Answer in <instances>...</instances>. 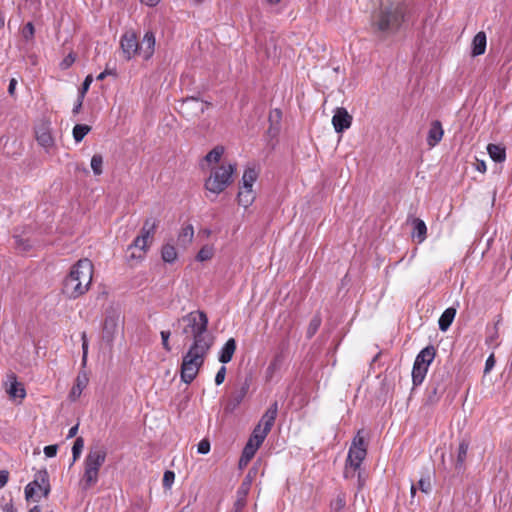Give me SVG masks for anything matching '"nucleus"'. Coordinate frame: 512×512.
<instances>
[{
	"mask_svg": "<svg viewBox=\"0 0 512 512\" xmlns=\"http://www.w3.org/2000/svg\"><path fill=\"white\" fill-rule=\"evenodd\" d=\"M208 316L204 311L195 310L178 320L182 333L191 338L190 346L212 348L214 336L208 331Z\"/></svg>",
	"mask_w": 512,
	"mask_h": 512,
	"instance_id": "obj_1",
	"label": "nucleus"
},
{
	"mask_svg": "<svg viewBox=\"0 0 512 512\" xmlns=\"http://www.w3.org/2000/svg\"><path fill=\"white\" fill-rule=\"evenodd\" d=\"M94 267L92 262L83 258L78 260L63 280L62 292L68 298L76 299L84 295L90 288Z\"/></svg>",
	"mask_w": 512,
	"mask_h": 512,
	"instance_id": "obj_2",
	"label": "nucleus"
},
{
	"mask_svg": "<svg viewBox=\"0 0 512 512\" xmlns=\"http://www.w3.org/2000/svg\"><path fill=\"white\" fill-rule=\"evenodd\" d=\"M106 458L107 450L105 447L95 445L89 448L83 461V474L79 482L83 490H88L98 483L100 469Z\"/></svg>",
	"mask_w": 512,
	"mask_h": 512,
	"instance_id": "obj_3",
	"label": "nucleus"
},
{
	"mask_svg": "<svg viewBox=\"0 0 512 512\" xmlns=\"http://www.w3.org/2000/svg\"><path fill=\"white\" fill-rule=\"evenodd\" d=\"M403 21V8L399 5L382 7L373 16V28L383 35L396 32Z\"/></svg>",
	"mask_w": 512,
	"mask_h": 512,
	"instance_id": "obj_4",
	"label": "nucleus"
},
{
	"mask_svg": "<svg viewBox=\"0 0 512 512\" xmlns=\"http://www.w3.org/2000/svg\"><path fill=\"white\" fill-rule=\"evenodd\" d=\"M211 348L189 346L188 351L183 355L180 377L181 380L190 384L198 375Z\"/></svg>",
	"mask_w": 512,
	"mask_h": 512,
	"instance_id": "obj_5",
	"label": "nucleus"
},
{
	"mask_svg": "<svg viewBox=\"0 0 512 512\" xmlns=\"http://www.w3.org/2000/svg\"><path fill=\"white\" fill-rule=\"evenodd\" d=\"M236 164L223 162L210 168L209 177L205 181V189L213 194H220L233 183Z\"/></svg>",
	"mask_w": 512,
	"mask_h": 512,
	"instance_id": "obj_6",
	"label": "nucleus"
},
{
	"mask_svg": "<svg viewBox=\"0 0 512 512\" xmlns=\"http://www.w3.org/2000/svg\"><path fill=\"white\" fill-rule=\"evenodd\" d=\"M157 227L156 220L147 219L140 231V234L134 239L132 244L129 246L130 250H137L138 252L133 251L130 255L131 259L142 260L147 253L155 231Z\"/></svg>",
	"mask_w": 512,
	"mask_h": 512,
	"instance_id": "obj_7",
	"label": "nucleus"
},
{
	"mask_svg": "<svg viewBox=\"0 0 512 512\" xmlns=\"http://www.w3.org/2000/svg\"><path fill=\"white\" fill-rule=\"evenodd\" d=\"M50 493L49 476L46 470L38 471L33 481L25 487V499L27 501L39 502Z\"/></svg>",
	"mask_w": 512,
	"mask_h": 512,
	"instance_id": "obj_8",
	"label": "nucleus"
},
{
	"mask_svg": "<svg viewBox=\"0 0 512 512\" xmlns=\"http://www.w3.org/2000/svg\"><path fill=\"white\" fill-rule=\"evenodd\" d=\"M277 412L278 405L275 402L264 413L259 424L254 428L248 442L254 443L259 447L261 446L275 422Z\"/></svg>",
	"mask_w": 512,
	"mask_h": 512,
	"instance_id": "obj_9",
	"label": "nucleus"
},
{
	"mask_svg": "<svg viewBox=\"0 0 512 512\" xmlns=\"http://www.w3.org/2000/svg\"><path fill=\"white\" fill-rule=\"evenodd\" d=\"M434 358L435 349L433 346L425 347L416 356L412 369V380L415 386L422 384Z\"/></svg>",
	"mask_w": 512,
	"mask_h": 512,
	"instance_id": "obj_10",
	"label": "nucleus"
},
{
	"mask_svg": "<svg viewBox=\"0 0 512 512\" xmlns=\"http://www.w3.org/2000/svg\"><path fill=\"white\" fill-rule=\"evenodd\" d=\"M361 433V431H358L356 436L353 438L346 460V468H352L354 471L361 466L367 455L364 437Z\"/></svg>",
	"mask_w": 512,
	"mask_h": 512,
	"instance_id": "obj_11",
	"label": "nucleus"
},
{
	"mask_svg": "<svg viewBox=\"0 0 512 512\" xmlns=\"http://www.w3.org/2000/svg\"><path fill=\"white\" fill-rule=\"evenodd\" d=\"M122 320L119 313H108L105 316L103 329H102V340L111 346L116 337L122 332Z\"/></svg>",
	"mask_w": 512,
	"mask_h": 512,
	"instance_id": "obj_12",
	"label": "nucleus"
},
{
	"mask_svg": "<svg viewBox=\"0 0 512 512\" xmlns=\"http://www.w3.org/2000/svg\"><path fill=\"white\" fill-rule=\"evenodd\" d=\"M120 45L125 59L130 60L138 55L139 42L134 32L129 31L123 34Z\"/></svg>",
	"mask_w": 512,
	"mask_h": 512,
	"instance_id": "obj_13",
	"label": "nucleus"
},
{
	"mask_svg": "<svg viewBox=\"0 0 512 512\" xmlns=\"http://www.w3.org/2000/svg\"><path fill=\"white\" fill-rule=\"evenodd\" d=\"M352 116L348 113L345 108L339 107L335 110L332 117V125L337 133L349 129L352 124Z\"/></svg>",
	"mask_w": 512,
	"mask_h": 512,
	"instance_id": "obj_14",
	"label": "nucleus"
},
{
	"mask_svg": "<svg viewBox=\"0 0 512 512\" xmlns=\"http://www.w3.org/2000/svg\"><path fill=\"white\" fill-rule=\"evenodd\" d=\"M155 35L151 31H147L142 41L139 43L138 46V55L141 56L144 60H148L152 57L154 50H155Z\"/></svg>",
	"mask_w": 512,
	"mask_h": 512,
	"instance_id": "obj_15",
	"label": "nucleus"
},
{
	"mask_svg": "<svg viewBox=\"0 0 512 512\" xmlns=\"http://www.w3.org/2000/svg\"><path fill=\"white\" fill-rule=\"evenodd\" d=\"M210 106V103L195 97L187 98L182 103V110L186 113H192L196 116L203 114Z\"/></svg>",
	"mask_w": 512,
	"mask_h": 512,
	"instance_id": "obj_16",
	"label": "nucleus"
},
{
	"mask_svg": "<svg viewBox=\"0 0 512 512\" xmlns=\"http://www.w3.org/2000/svg\"><path fill=\"white\" fill-rule=\"evenodd\" d=\"M35 135L37 142L45 149H49L54 145V139L48 123L38 125L35 129Z\"/></svg>",
	"mask_w": 512,
	"mask_h": 512,
	"instance_id": "obj_17",
	"label": "nucleus"
},
{
	"mask_svg": "<svg viewBox=\"0 0 512 512\" xmlns=\"http://www.w3.org/2000/svg\"><path fill=\"white\" fill-rule=\"evenodd\" d=\"M88 382L89 378L85 371H82L77 375L75 384L73 385L69 395L72 401L77 400L81 396L83 390L87 387Z\"/></svg>",
	"mask_w": 512,
	"mask_h": 512,
	"instance_id": "obj_18",
	"label": "nucleus"
},
{
	"mask_svg": "<svg viewBox=\"0 0 512 512\" xmlns=\"http://www.w3.org/2000/svg\"><path fill=\"white\" fill-rule=\"evenodd\" d=\"M487 45V37L485 32H478L472 40L471 54L473 57L480 56L485 53Z\"/></svg>",
	"mask_w": 512,
	"mask_h": 512,
	"instance_id": "obj_19",
	"label": "nucleus"
},
{
	"mask_svg": "<svg viewBox=\"0 0 512 512\" xmlns=\"http://www.w3.org/2000/svg\"><path fill=\"white\" fill-rule=\"evenodd\" d=\"M443 134L444 131L441 123L439 121H434L428 132L427 144L430 147H435L441 141Z\"/></svg>",
	"mask_w": 512,
	"mask_h": 512,
	"instance_id": "obj_20",
	"label": "nucleus"
},
{
	"mask_svg": "<svg viewBox=\"0 0 512 512\" xmlns=\"http://www.w3.org/2000/svg\"><path fill=\"white\" fill-rule=\"evenodd\" d=\"M236 351V341L234 338H229L219 352L218 360L223 363H229Z\"/></svg>",
	"mask_w": 512,
	"mask_h": 512,
	"instance_id": "obj_21",
	"label": "nucleus"
},
{
	"mask_svg": "<svg viewBox=\"0 0 512 512\" xmlns=\"http://www.w3.org/2000/svg\"><path fill=\"white\" fill-rule=\"evenodd\" d=\"M10 384L7 388V393L12 399H24L26 396V391L24 386L16 381V378L14 376H11L10 378Z\"/></svg>",
	"mask_w": 512,
	"mask_h": 512,
	"instance_id": "obj_22",
	"label": "nucleus"
},
{
	"mask_svg": "<svg viewBox=\"0 0 512 512\" xmlns=\"http://www.w3.org/2000/svg\"><path fill=\"white\" fill-rule=\"evenodd\" d=\"M258 178V172L255 168L248 167L245 169L242 179L240 189H248L253 190V185Z\"/></svg>",
	"mask_w": 512,
	"mask_h": 512,
	"instance_id": "obj_23",
	"label": "nucleus"
},
{
	"mask_svg": "<svg viewBox=\"0 0 512 512\" xmlns=\"http://www.w3.org/2000/svg\"><path fill=\"white\" fill-rule=\"evenodd\" d=\"M413 233L412 237L417 240L418 243H422L427 236V226L425 222L419 218L413 219Z\"/></svg>",
	"mask_w": 512,
	"mask_h": 512,
	"instance_id": "obj_24",
	"label": "nucleus"
},
{
	"mask_svg": "<svg viewBox=\"0 0 512 512\" xmlns=\"http://www.w3.org/2000/svg\"><path fill=\"white\" fill-rule=\"evenodd\" d=\"M249 493V483L242 482L237 491V499L234 504L235 512H241L246 505V498Z\"/></svg>",
	"mask_w": 512,
	"mask_h": 512,
	"instance_id": "obj_25",
	"label": "nucleus"
},
{
	"mask_svg": "<svg viewBox=\"0 0 512 512\" xmlns=\"http://www.w3.org/2000/svg\"><path fill=\"white\" fill-rule=\"evenodd\" d=\"M456 315V309L449 307L447 308L439 318L438 325L441 331H446L452 324Z\"/></svg>",
	"mask_w": 512,
	"mask_h": 512,
	"instance_id": "obj_26",
	"label": "nucleus"
},
{
	"mask_svg": "<svg viewBox=\"0 0 512 512\" xmlns=\"http://www.w3.org/2000/svg\"><path fill=\"white\" fill-rule=\"evenodd\" d=\"M225 152V148L223 146L214 147L207 155L205 156V161L208 163L210 168L215 165H220L219 162L222 159V156Z\"/></svg>",
	"mask_w": 512,
	"mask_h": 512,
	"instance_id": "obj_27",
	"label": "nucleus"
},
{
	"mask_svg": "<svg viewBox=\"0 0 512 512\" xmlns=\"http://www.w3.org/2000/svg\"><path fill=\"white\" fill-rule=\"evenodd\" d=\"M255 197L256 196L253 190L239 189L237 195L238 204L244 208H248L254 202Z\"/></svg>",
	"mask_w": 512,
	"mask_h": 512,
	"instance_id": "obj_28",
	"label": "nucleus"
},
{
	"mask_svg": "<svg viewBox=\"0 0 512 512\" xmlns=\"http://www.w3.org/2000/svg\"><path fill=\"white\" fill-rule=\"evenodd\" d=\"M489 156L495 162H503L506 158L505 149L496 144H489L487 146Z\"/></svg>",
	"mask_w": 512,
	"mask_h": 512,
	"instance_id": "obj_29",
	"label": "nucleus"
},
{
	"mask_svg": "<svg viewBox=\"0 0 512 512\" xmlns=\"http://www.w3.org/2000/svg\"><path fill=\"white\" fill-rule=\"evenodd\" d=\"M178 253L176 248L171 244L163 245L161 249L162 260L166 263H173L176 261Z\"/></svg>",
	"mask_w": 512,
	"mask_h": 512,
	"instance_id": "obj_30",
	"label": "nucleus"
},
{
	"mask_svg": "<svg viewBox=\"0 0 512 512\" xmlns=\"http://www.w3.org/2000/svg\"><path fill=\"white\" fill-rule=\"evenodd\" d=\"M215 254V248L212 244H205L201 247L196 255V260L199 262H205L211 260Z\"/></svg>",
	"mask_w": 512,
	"mask_h": 512,
	"instance_id": "obj_31",
	"label": "nucleus"
},
{
	"mask_svg": "<svg viewBox=\"0 0 512 512\" xmlns=\"http://www.w3.org/2000/svg\"><path fill=\"white\" fill-rule=\"evenodd\" d=\"M281 366H282V357L278 355L270 362V364L268 365V367L266 369V374H265L266 380L267 381L272 380L273 377L275 376V374L280 370Z\"/></svg>",
	"mask_w": 512,
	"mask_h": 512,
	"instance_id": "obj_32",
	"label": "nucleus"
},
{
	"mask_svg": "<svg viewBox=\"0 0 512 512\" xmlns=\"http://www.w3.org/2000/svg\"><path fill=\"white\" fill-rule=\"evenodd\" d=\"M345 507L346 495L344 493H338L331 502L330 512H345Z\"/></svg>",
	"mask_w": 512,
	"mask_h": 512,
	"instance_id": "obj_33",
	"label": "nucleus"
},
{
	"mask_svg": "<svg viewBox=\"0 0 512 512\" xmlns=\"http://www.w3.org/2000/svg\"><path fill=\"white\" fill-rule=\"evenodd\" d=\"M469 449V443L466 440H462L459 444L457 451L456 467L461 468L466 460Z\"/></svg>",
	"mask_w": 512,
	"mask_h": 512,
	"instance_id": "obj_34",
	"label": "nucleus"
},
{
	"mask_svg": "<svg viewBox=\"0 0 512 512\" xmlns=\"http://www.w3.org/2000/svg\"><path fill=\"white\" fill-rule=\"evenodd\" d=\"M91 127L84 124H77L73 128V138L79 143L83 140V138L90 132Z\"/></svg>",
	"mask_w": 512,
	"mask_h": 512,
	"instance_id": "obj_35",
	"label": "nucleus"
},
{
	"mask_svg": "<svg viewBox=\"0 0 512 512\" xmlns=\"http://www.w3.org/2000/svg\"><path fill=\"white\" fill-rule=\"evenodd\" d=\"M193 237L194 229L193 226L189 224L181 229L178 239L182 244H189L192 242Z\"/></svg>",
	"mask_w": 512,
	"mask_h": 512,
	"instance_id": "obj_36",
	"label": "nucleus"
},
{
	"mask_svg": "<svg viewBox=\"0 0 512 512\" xmlns=\"http://www.w3.org/2000/svg\"><path fill=\"white\" fill-rule=\"evenodd\" d=\"M103 157L100 154L93 155L91 159V168L95 175H101L103 172Z\"/></svg>",
	"mask_w": 512,
	"mask_h": 512,
	"instance_id": "obj_37",
	"label": "nucleus"
},
{
	"mask_svg": "<svg viewBox=\"0 0 512 512\" xmlns=\"http://www.w3.org/2000/svg\"><path fill=\"white\" fill-rule=\"evenodd\" d=\"M83 448H84L83 438L82 437L76 438V440L74 441V444L72 446L73 463L79 459Z\"/></svg>",
	"mask_w": 512,
	"mask_h": 512,
	"instance_id": "obj_38",
	"label": "nucleus"
},
{
	"mask_svg": "<svg viewBox=\"0 0 512 512\" xmlns=\"http://www.w3.org/2000/svg\"><path fill=\"white\" fill-rule=\"evenodd\" d=\"M258 449L259 446H256L254 443L247 442L243 449L242 455L245 456V458L252 459Z\"/></svg>",
	"mask_w": 512,
	"mask_h": 512,
	"instance_id": "obj_39",
	"label": "nucleus"
},
{
	"mask_svg": "<svg viewBox=\"0 0 512 512\" xmlns=\"http://www.w3.org/2000/svg\"><path fill=\"white\" fill-rule=\"evenodd\" d=\"M81 339H82V350H83L82 365L85 366L86 362H87V355H88V339H87L85 332L82 333Z\"/></svg>",
	"mask_w": 512,
	"mask_h": 512,
	"instance_id": "obj_40",
	"label": "nucleus"
},
{
	"mask_svg": "<svg viewBox=\"0 0 512 512\" xmlns=\"http://www.w3.org/2000/svg\"><path fill=\"white\" fill-rule=\"evenodd\" d=\"M210 451V442L207 439H202L197 445V452L199 454H207Z\"/></svg>",
	"mask_w": 512,
	"mask_h": 512,
	"instance_id": "obj_41",
	"label": "nucleus"
},
{
	"mask_svg": "<svg viewBox=\"0 0 512 512\" xmlns=\"http://www.w3.org/2000/svg\"><path fill=\"white\" fill-rule=\"evenodd\" d=\"M175 474L172 471H166L163 476L164 487L170 488L174 482Z\"/></svg>",
	"mask_w": 512,
	"mask_h": 512,
	"instance_id": "obj_42",
	"label": "nucleus"
},
{
	"mask_svg": "<svg viewBox=\"0 0 512 512\" xmlns=\"http://www.w3.org/2000/svg\"><path fill=\"white\" fill-rule=\"evenodd\" d=\"M161 335V340H162V345H163V348L169 352L171 351V346L169 344V338H170V331H161L160 333Z\"/></svg>",
	"mask_w": 512,
	"mask_h": 512,
	"instance_id": "obj_43",
	"label": "nucleus"
},
{
	"mask_svg": "<svg viewBox=\"0 0 512 512\" xmlns=\"http://www.w3.org/2000/svg\"><path fill=\"white\" fill-rule=\"evenodd\" d=\"M418 485H419V489L423 492V493H429L430 490H431V483H430V480L427 478H421L418 482Z\"/></svg>",
	"mask_w": 512,
	"mask_h": 512,
	"instance_id": "obj_44",
	"label": "nucleus"
},
{
	"mask_svg": "<svg viewBox=\"0 0 512 512\" xmlns=\"http://www.w3.org/2000/svg\"><path fill=\"white\" fill-rule=\"evenodd\" d=\"M320 323H321V321L317 317H315L311 320L309 328H308V333L310 336H312L317 331V329L320 326Z\"/></svg>",
	"mask_w": 512,
	"mask_h": 512,
	"instance_id": "obj_45",
	"label": "nucleus"
},
{
	"mask_svg": "<svg viewBox=\"0 0 512 512\" xmlns=\"http://www.w3.org/2000/svg\"><path fill=\"white\" fill-rule=\"evenodd\" d=\"M57 451H58L57 445H48V446L44 447V454L48 458H52V457L56 456Z\"/></svg>",
	"mask_w": 512,
	"mask_h": 512,
	"instance_id": "obj_46",
	"label": "nucleus"
},
{
	"mask_svg": "<svg viewBox=\"0 0 512 512\" xmlns=\"http://www.w3.org/2000/svg\"><path fill=\"white\" fill-rule=\"evenodd\" d=\"M92 81H93V78H92V76H91V75H88V76L85 78V80H84V82H83V84H82V89H81V91H80V95H79V96H81V98H84V95H85V93L88 91V89H89V87H90V85H91Z\"/></svg>",
	"mask_w": 512,
	"mask_h": 512,
	"instance_id": "obj_47",
	"label": "nucleus"
},
{
	"mask_svg": "<svg viewBox=\"0 0 512 512\" xmlns=\"http://www.w3.org/2000/svg\"><path fill=\"white\" fill-rule=\"evenodd\" d=\"M225 375H226V368L224 366H222L218 370V372H217V374L215 376V383H216V385H220V384H222L224 382Z\"/></svg>",
	"mask_w": 512,
	"mask_h": 512,
	"instance_id": "obj_48",
	"label": "nucleus"
},
{
	"mask_svg": "<svg viewBox=\"0 0 512 512\" xmlns=\"http://www.w3.org/2000/svg\"><path fill=\"white\" fill-rule=\"evenodd\" d=\"M74 61L75 57L72 54H69L63 59V61L60 63V66L62 69H67L74 63Z\"/></svg>",
	"mask_w": 512,
	"mask_h": 512,
	"instance_id": "obj_49",
	"label": "nucleus"
},
{
	"mask_svg": "<svg viewBox=\"0 0 512 512\" xmlns=\"http://www.w3.org/2000/svg\"><path fill=\"white\" fill-rule=\"evenodd\" d=\"M23 35L25 38H31L34 35V26L31 22L27 23L23 29Z\"/></svg>",
	"mask_w": 512,
	"mask_h": 512,
	"instance_id": "obj_50",
	"label": "nucleus"
},
{
	"mask_svg": "<svg viewBox=\"0 0 512 512\" xmlns=\"http://www.w3.org/2000/svg\"><path fill=\"white\" fill-rule=\"evenodd\" d=\"M494 366H495V359H494V355H493V354H491V355L487 358V360H486V362H485V369H484V372H485V373H488L490 370H492V369H493V367H494Z\"/></svg>",
	"mask_w": 512,
	"mask_h": 512,
	"instance_id": "obj_51",
	"label": "nucleus"
},
{
	"mask_svg": "<svg viewBox=\"0 0 512 512\" xmlns=\"http://www.w3.org/2000/svg\"><path fill=\"white\" fill-rule=\"evenodd\" d=\"M8 478H9L8 471L1 470L0 471V489L3 488L7 484Z\"/></svg>",
	"mask_w": 512,
	"mask_h": 512,
	"instance_id": "obj_52",
	"label": "nucleus"
},
{
	"mask_svg": "<svg viewBox=\"0 0 512 512\" xmlns=\"http://www.w3.org/2000/svg\"><path fill=\"white\" fill-rule=\"evenodd\" d=\"M161 0H140V2L149 7H155Z\"/></svg>",
	"mask_w": 512,
	"mask_h": 512,
	"instance_id": "obj_53",
	"label": "nucleus"
},
{
	"mask_svg": "<svg viewBox=\"0 0 512 512\" xmlns=\"http://www.w3.org/2000/svg\"><path fill=\"white\" fill-rule=\"evenodd\" d=\"M77 432H78V424L74 425L73 427H71L69 429L67 438L68 439L73 438L74 436H76Z\"/></svg>",
	"mask_w": 512,
	"mask_h": 512,
	"instance_id": "obj_54",
	"label": "nucleus"
},
{
	"mask_svg": "<svg viewBox=\"0 0 512 512\" xmlns=\"http://www.w3.org/2000/svg\"><path fill=\"white\" fill-rule=\"evenodd\" d=\"M251 461L250 458H245V456L241 455L239 460V467L242 469L248 465V463Z\"/></svg>",
	"mask_w": 512,
	"mask_h": 512,
	"instance_id": "obj_55",
	"label": "nucleus"
},
{
	"mask_svg": "<svg viewBox=\"0 0 512 512\" xmlns=\"http://www.w3.org/2000/svg\"><path fill=\"white\" fill-rule=\"evenodd\" d=\"M82 103H83V98H81V96L78 97V100H77V103L75 104L74 108H73V113L76 114L80 111L81 107H82Z\"/></svg>",
	"mask_w": 512,
	"mask_h": 512,
	"instance_id": "obj_56",
	"label": "nucleus"
},
{
	"mask_svg": "<svg viewBox=\"0 0 512 512\" xmlns=\"http://www.w3.org/2000/svg\"><path fill=\"white\" fill-rule=\"evenodd\" d=\"M247 392V387H242L239 395L236 397V403L239 404L242 399L244 398L245 394Z\"/></svg>",
	"mask_w": 512,
	"mask_h": 512,
	"instance_id": "obj_57",
	"label": "nucleus"
},
{
	"mask_svg": "<svg viewBox=\"0 0 512 512\" xmlns=\"http://www.w3.org/2000/svg\"><path fill=\"white\" fill-rule=\"evenodd\" d=\"M17 81L15 79H11L8 87L9 94L13 95L15 91Z\"/></svg>",
	"mask_w": 512,
	"mask_h": 512,
	"instance_id": "obj_58",
	"label": "nucleus"
},
{
	"mask_svg": "<svg viewBox=\"0 0 512 512\" xmlns=\"http://www.w3.org/2000/svg\"><path fill=\"white\" fill-rule=\"evenodd\" d=\"M3 511L4 512H16L17 510L12 503H7L3 506Z\"/></svg>",
	"mask_w": 512,
	"mask_h": 512,
	"instance_id": "obj_59",
	"label": "nucleus"
},
{
	"mask_svg": "<svg viewBox=\"0 0 512 512\" xmlns=\"http://www.w3.org/2000/svg\"><path fill=\"white\" fill-rule=\"evenodd\" d=\"M476 169L479 171V172H482L484 173L486 171V164L484 161H479L476 165Z\"/></svg>",
	"mask_w": 512,
	"mask_h": 512,
	"instance_id": "obj_60",
	"label": "nucleus"
},
{
	"mask_svg": "<svg viewBox=\"0 0 512 512\" xmlns=\"http://www.w3.org/2000/svg\"><path fill=\"white\" fill-rule=\"evenodd\" d=\"M16 243H17V247L18 248H21L22 250H26L28 248V245H26L23 240H21L19 237H16Z\"/></svg>",
	"mask_w": 512,
	"mask_h": 512,
	"instance_id": "obj_61",
	"label": "nucleus"
},
{
	"mask_svg": "<svg viewBox=\"0 0 512 512\" xmlns=\"http://www.w3.org/2000/svg\"><path fill=\"white\" fill-rule=\"evenodd\" d=\"M253 475H255V472L249 471L247 476H246V478L243 481V482H248L249 483V488L251 487V484H252Z\"/></svg>",
	"mask_w": 512,
	"mask_h": 512,
	"instance_id": "obj_62",
	"label": "nucleus"
},
{
	"mask_svg": "<svg viewBox=\"0 0 512 512\" xmlns=\"http://www.w3.org/2000/svg\"><path fill=\"white\" fill-rule=\"evenodd\" d=\"M5 24V17L2 13H0V28H2Z\"/></svg>",
	"mask_w": 512,
	"mask_h": 512,
	"instance_id": "obj_63",
	"label": "nucleus"
},
{
	"mask_svg": "<svg viewBox=\"0 0 512 512\" xmlns=\"http://www.w3.org/2000/svg\"><path fill=\"white\" fill-rule=\"evenodd\" d=\"M29 512H41V509L38 505H35L29 510Z\"/></svg>",
	"mask_w": 512,
	"mask_h": 512,
	"instance_id": "obj_64",
	"label": "nucleus"
}]
</instances>
